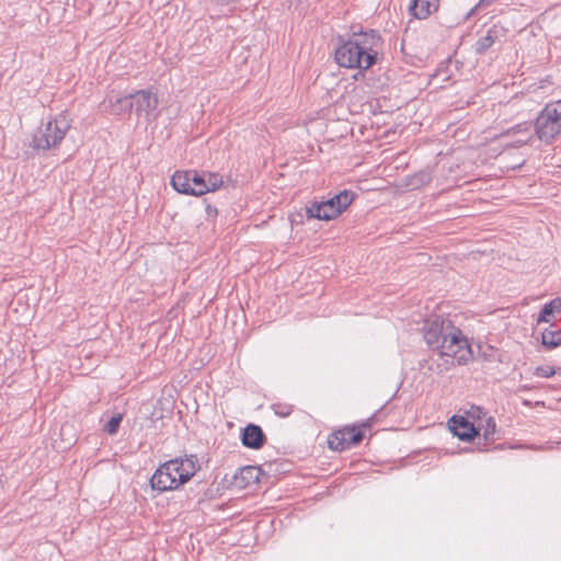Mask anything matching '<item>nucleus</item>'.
<instances>
[{
    "mask_svg": "<svg viewBox=\"0 0 561 561\" xmlns=\"http://www.w3.org/2000/svg\"><path fill=\"white\" fill-rule=\"evenodd\" d=\"M534 135L533 133L530 131L529 134H526V135H522L519 136V138L516 140V144L517 146H523V145H527L531 141Z\"/></svg>",
    "mask_w": 561,
    "mask_h": 561,
    "instance_id": "bb28decb",
    "label": "nucleus"
},
{
    "mask_svg": "<svg viewBox=\"0 0 561 561\" xmlns=\"http://www.w3.org/2000/svg\"><path fill=\"white\" fill-rule=\"evenodd\" d=\"M256 480L257 469L253 466H247L240 468L233 474L232 483L236 488L243 489L247 488L250 483L255 482Z\"/></svg>",
    "mask_w": 561,
    "mask_h": 561,
    "instance_id": "ddd939ff",
    "label": "nucleus"
},
{
    "mask_svg": "<svg viewBox=\"0 0 561 561\" xmlns=\"http://www.w3.org/2000/svg\"><path fill=\"white\" fill-rule=\"evenodd\" d=\"M171 185L176 192L191 195L190 171H176L171 178Z\"/></svg>",
    "mask_w": 561,
    "mask_h": 561,
    "instance_id": "2eb2a0df",
    "label": "nucleus"
},
{
    "mask_svg": "<svg viewBox=\"0 0 561 561\" xmlns=\"http://www.w3.org/2000/svg\"><path fill=\"white\" fill-rule=\"evenodd\" d=\"M533 130V125L530 123H522L513 127L507 134H520L526 135Z\"/></svg>",
    "mask_w": 561,
    "mask_h": 561,
    "instance_id": "b1692460",
    "label": "nucleus"
},
{
    "mask_svg": "<svg viewBox=\"0 0 561 561\" xmlns=\"http://www.w3.org/2000/svg\"><path fill=\"white\" fill-rule=\"evenodd\" d=\"M101 108L104 112L115 115H121L125 112H130V94L119 96L118 94L112 92L101 103Z\"/></svg>",
    "mask_w": 561,
    "mask_h": 561,
    "instance_id": "9b49d317",
    "label": "nucleus"
},
{
    "mask_svg": "<svg viewBox=\"0 0 561 561\" xmlns=\"http://www.w3.org/2000/svg\"><path fill=\"white\" fill-rule=\"evenodd\" d=\"M271 409L273 410V412L276 415H278L280 417L289 416L293 413V410H294L291 404L282 403V402H277V403L272 404Z\"/></svg>",
    "mask_w": 561,
    "mask_h": 561,
    "instance_id": "aec40b11",
    "label": "nucleus"
},
{
    "mask_svg": "<svg viewBox=\"0 0 561 561\" xmlns=\"http://www.w3.org/2000/svg\"><path fill=\"white\" fill-rule=\"evenodd\" d=\"M123 420L122 414H115L111 417V420L104 425V431L110 434L114 435L117 433L119 424Z\"/></svg>",
    "mask_w": 561,
    "mask_h": 561,
    "instance_id": "412c9836",
    "label": "nucleus"
},
{
    "mask_svg": "<svg viewBox=\"0 0 561 561\" xmlns=\"http://www.w3.org/2000/svg\"><path fill=\"white\" fill-rule=\"evenodd\" d=\"M552 314L550 308L546 307V305L542 307L539 316H538V319H537V322L538 323H541V322H549L550 319L549 317Z\"/></svg>",
    "mask_w": 561,
    "mask_h": 561,
    "instance_id": "393cba45",
    "label": "nucleus"
},
{
    "mask_svg": "<svg viewBox=\"0 0 561 561\" xmlns=\"http://www.w3.org/2000/svg\"><path fill=\"white\" fill-rule=\"evenodd\" d=\"M436 8V0H413L410 5L412 14L417 19H426Z\"/></svg>",
    "mask_w": 561,
    "mask_h": 561,
    "instance_id": "4468645a",
    "label": "nucleus"
},
{
    "mask_svg": "<svg viewBox=\"0 0 561 561\" xmlns=\"http://www.w3.org/2000/svg\"><path fill=\"white\" fill-rule=\"evenodd\" d=\"M541 343L547 348H556L561 345V330H546L541 333Z\"/></svg>",
    "mask_w": 561,
    "mask_h": 561,
    "instance_id": "f3484780",
    "label": "nucleus"
},
{
    "mask_svg": "<svg viewBox=\"0 0 561 561\" xmlns=\"http://www.w3.org/2000/svg\"><path fill=\"white\" fill-rule=\"evenodd\" d=\"M496 0H480L478 3H477V8H484V7H488V5H491L493 2H495Z\"/></svg>",
    "mask_w": 561,
    "mask_h": 561,
    "instance_id": "cd10ccee",
    "label": "nucleus"
},
{
    "mask_svg": "<svg viewBox=\"0 0 561 561\" xmlns=\"http://www.w3.org/2000/svg\"><path fill=\"white\" fill-rule=\"evenodd\" d=\"M507 30L501 24H493L488 28L486 34L481 36L474 45L477 54H484L490 47H492L497 41H501L506 36Z\"/></svg>",
    "mask_w": 561,
    "mask_h": 561,
    "instance_id": "9d476101",
    "label": "nucleus"
},
{
    "mask_svg": "<svg viewBox=\"0 0 561 561\" xmlns=\"http://www.w3.org/2000/svg\"><path fill=\"white\" fill-rule=\"evenodd\" d=\"M537 377L550 378L554 376L556 370L552 366H538L534 373Z\"/></svg>",
    "mask_w": 561,
    "mask_h": 561,
    "instance_id": "5701e85b",
    "label": "nucleus"
},
{
    "mask_svg": "<svg viewBox=\"0 0 561 561\" xmlns=\"http://www.w3.org/2000/svg\"><path fill=\"white\" fill-rule=\"evenodd\" d=\"M546 307L550 308L551 312L560 311L561 310V299L554 298L548 304H546Z\"/></svg>",
    "mask_w": 561,
    "mask_h": 561,
    "instance_id": "a878e982",
    "label": "nucleus"
},
{
    "mask_svg": "<svg viewBox=\"0 0 561 561\" xmlns=\"http://www.w3.org/2000/svg\"><path fill=\"white\" fill-rule=\"evenodd\" d=\"M131 110L138 116L149 117L158 107V96L149 90H139L130 93Z\"/></svg>",
    "mask_w": 561,
    "mask_h": 561,
    "instance_id": "0eeeda50",
    "label": "nucleus"
},
{
    "mask_svg": "<svg viewBox=\"0 0 561 561\" xmlns=\"http://www.w3.org/2000/svg\"><path fill=\"white\" fill-rule=\"evenodd\" d=\"M70 128L67 115L60 114L45 124H42L34 133L32 147L37 150H48L57 147Z\"/></svg>",
    "mask_w": 561,
    "mask_h": 561,
    "instance_id": "39448f33",
    "label": "nucleus"
},
{
    "mask_svg": "<svg viewBox=\"0 0 561 561\" xmlns=\"http://www.w3.org/2000/svg\"><path fill=\"white\" fill-rule=\"evenodd\" d=\"M479 430H483V437L485 440H493L496 432V423L493 417H488L484 424H479Z\"/></svg>",
    "mask_w": 561,
    "mask_h": 561,
    "instance_id": "6ab92c4d",
    "label": "nucleus"
},
{
    "mask_svg": "<svg viewBox=\"0 0 561 561\" xmlns=\"http://www.w3.org/2000/svg\"><path fill=\"white\" fill-rule=\"evenodd\" d=\"M448 424L454 435L461 440H471L479 434V428L461 415H454Z\"/></svg>",
    "mask_w": 561,
    "mask_h": 561,
    "instance_id": "1a4fd4ad",
    "label": "nucleus"
},
{
    "mask_svg": "<svg viewBox=\"0 0 561 561\" xmlns=\"http://www.w3.org/2000/svg\"><path fill=\"white\" fill-rule=\"evenodd\" d=\"M353 202V193L343 191L334 197L322 201L313 202L307 208V217L331 220L342 214Z\"/></svg>",
    "mask_w": 561,
    "mask_h": 561,
    "instance_id": "423d86ee",
    "label": "nucleus"
},
{
    "mask_svg": "<svg viewBox=\"0 0 561 561\" xmlns=\"http://www.w3.org/2000/svg\"><path fill=\"white\" fill-rule=\"evenodd\" d=\"M205 184L208 187V192H214L222 186V175L213 172H205Z\"/></svg>",
    "mask_w": 561,
    "mask_h": 561,
    "instance_id": "a211bd4d",
    "label": "nucleus"
},
{
    "mask_svg": "<svg viewBox=\"0 0 561 561\" xmlns=\"http://www.w3.org/2000/svg\"><path fill=\"white\" fill-rule=\"evenodd\" d=\"M265 435L262 428L255 424H249L242 432V444L252 449L261 448L265 443Z\"/></svg>",
    "mask_w": 561,
    "mask_h": 561,
    "instance_id": "f8f14e48",
    "label": "nucleus"
},
{
    "mask_svg": "<svg viewBox=\"0 0 561 561\" xmlns=\"http://www.w3.org/2000/svg\"><path fill=\"white\" fill-rule=\"evenodd\" d=\"M191 181V195L201 196L208 193V187L205 184V172L198 173L197 171H190Z\"/></svg>",
    "mask_w": 561,
    "mask_h": 561,
    "instance_id": "dca6fc26",
    "label": "nucleus"
},
{
    "mask_svg": "<svg viewBox=\"0 0 561 561\" xmlns=\"http://www.w3.org/2000/svg\"><path fill=\"white\" fill-rule=\"evenodd\" d=\"M364 438L362 431L351 427L334 433L329 438V447L333 450H344L359 444Z\"/></svg>",
    "mask_w": 561,
    "mask_h": 561,
    "instance_id": "6e6552de",
    "label": "nucleus"
},
{
    "mask_svg": "<svg viewBox=\"0 0 561 561\" xmlns=\"http://www.w3.org/2000/svg\"><path fill=\"white\" fill-rule=\"evenodd\" d=\"M448 366H445L444 368L440 365H437V373H443L444 370H447Z\"/></svg>",
    "mask_w": 561,
    "mask_h": 561,
    "instance_id": "c756f323",
    "label": "nucleus"
},
{
    "mask_svg": "<svg viewBox=\"0 0 561 561\" xmlns=\"http://www.w3.org/2000/svg\"><path fill=\"white\" fill-rule=\"evenodd\" d=\"M480 8H477V4L467 13V16L466 19H470L472 15L476 14V12L479 10Z\"/></svg>",
    "mask_w": 561,
    "mask_h": 561,
    "instance_id": "c85d7f7f",
    "label": "nucleus"
},
{
    "mask_svg": "<svg viewBox=\"0 0 561 561\" xmlns=\"http://www.w3.org/2000/svg\"><path fill=\"white\" fill-rule=\"evenodd\" d=\"M195 456L175 458L161 465L152 474L150 484L153 490L165 492L186 483L197 471Z\"/></svg>",
    "mask_w": 561,
    "mask_h": 561,
    "instance_id": "7ed1b4c3",
    "label": "nucleus"
},
{
    "mask_svg": "<svg viewBox=\"0 0 561 561\" xmlns=\"http://www.w3.org/2000/svg\"><path fill=\"white\" fill-rule=\"evenodd\" d=\"M534 129L545 145H551L561 136V100L545 105L534 122Z\"/></svg>",
    "mask_w": 561,
    "mask_h": 561,
    "instance_id": "20e7f679",
    "label": "nucleus"
},
{
    "mask_svg": "<svg viewBox=\"0 0 561 561\" xmlns=\"http://www.w3.org/2000/svg\"><path fill=\"white\" fill-rule=\"evenodd\" d=\"M381 37L376 31L354 34L335 48L334 57L339 66L368 69L377 60Z\"/></svg>",
    "mask_w": 561,
    "mask_h": 561,
    "instance_id": "f03ea898",
    "label": "nucleus"
},
{
    "mask_svg": "<svg viewBox=\"0 0 561 561\" xmlns=\"http://www.w3.org/2000/svg\"><path fill=\"white\" fill-rule=\"evenodd\" d=\"M431 181V174L426 171H421L412 178V182L410 183L414 187H419L421 185L427 184Z\"/></svg>",
    "mask_w": 561,
    "mask_h": 561,
    "instance_id": "4be33fe9",
    "label": "nucleus"
},
{
    "mask_svg": "<svg viewBox=\"0 0 561 561\" xmlns=\"http://www.w3.org/2000/svg\"><path fill=\"white\" fill-rule=\"evenodd\" d=\"M423 337L428 347L440 357H448L445 364L465 365L472 358V351L462 331L449 319L434 316L424 321Z\"/></svg>",
    "mask_w": 561,
    "mask_h": 561,
    "instance_id": "f257e3e1",
    "label": "nucleus"
}]
</instances>
